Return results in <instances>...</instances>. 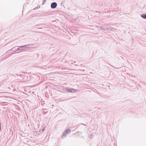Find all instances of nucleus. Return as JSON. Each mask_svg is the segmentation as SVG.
Returning <instances> with one entry per match:
<instances>
[{
  "instance_id": "obj_1",
  "label": "nucleus",
  "mask_w": 146,
  "mask_h": 146,
  "mask_svg": "<svg viewBox=\"0 0 146 146\" xmlns=\"http://www.w3.org/2000/svg\"><path fill=\"white\" fill-rule=\"evenodd\" d=\"M57 5V4L55 2H54L51 4V7L52 8L54 9L56 8Z\"/></svg>"
},
{
  "instance_id": "obj_2",
  "label": "nucleus",
  "mask_w": 146,
  "mask_h": 146,
  "mask_svg": "<svg viewBox=\"0 0 146 146\" xmlns=\"http://www.w3.org/2000/svg\"><path fill=\"white\" fill-rule=\"evenodd\" d=\"M71 130L69 129H68L66 130L65 131V133H69L70 132Z\"/></svg>"
},
{
  "instance_id": "obj_3",
  "label": "nucleus",
  "mask_w": 146,
  "mask_h": 146,
  "mask_svg": "<svg viewBox=\"0 0 146 146\" xmlns=\"http://www.w3.org/2000/svg\"><path fill=\"white\" fill-rule=\"evenodd\" d=\"M141 16L142 18L146 19V14H142Z\"/></svg>"
},
{
  "instance_id": "obj_4",
  "label": "nucleus",
  "mask_w": 146,
  "mask_h": 146,
  "mask_svg": "<svg viewBox=\"0 0 146 146\" xmlns=\"http://www.w3.org/2000/svg\"><path fill=\"white\" fill-rule=\"evenodd\" d=\"M24 47H25L27 48H28L29 47V46L28 45H27V46H24Z\"/></svg>"
}]
</instances>
